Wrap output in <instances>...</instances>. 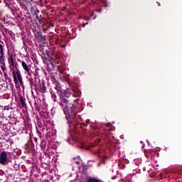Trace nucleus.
Wrapping results in <instances>:
<instances>
[{
  "label": "nucleus",
  "mask_w": 182,
  "mask_h": 182,
  "mask_svg": "<svg viewBox=\"0 0 182 182\" xmlns=\"http://www.w3.org/2000/svg\"><path fill=\"white\" fill-rule=\"evenodd\" d=\"M85 21H90V18L85 17Z\"/></svg>",
  "instance_id": "6ab92c4d"
},
{
  "label": "nucleus",
  "mask_w": 182,
  "mask_h": 182,
  "mask_svg": "<svg viewBox=\"0 0 182 182\" xmlns=\"http://www.w3.org/2000/svg\"><path fill=\"white\" fill-rule=\"evenodd\" d=\"M41 92L42 93H46V86H45V84H42Z\"/></svg>",
  "instance_id": "4468645a"
},
{
  "label": "nucleus",
  "mask_w": 182,
  "mask_h": 182,
  "mask_svg": "<svg viewBox=\"0 0 182 182\" xmlns=\"http://www.w3.org/2000/svg\"><path fill=\"white\" fill-rule=\"evenodd\" d=\"M0 52H4V46L2 44H0Z\"/></svg>",
  "instance_id": "2eb2a0df"
},
{
  "label": "nucleus",
  "mask_w": 182,
  "mask_h": 182,
  "mask_svg": "<svg viewBox=\"0 0 182 182\" xmlns=\"http://www.w3.org/2000/svg\"><path fill=\"white\" fill-rule=\"evenodd\" d=\"M52 81L53 82V85H55V82H58L55 77L53 78Z\"/></svg>",
  "instance_id": "dca6fc26"
},
{
  "label": "nucleus",
  "mask_w": 182,
  "mask_h": 182,
  "mask_svg": "<svg viewBox=\"0 0 182 182\" xmlns=\"http://www.w3.org/2000/svg\"><path fill=\"white\" fill-rule=\"evenodd\" d=\"M1 70L4 72V73H6V65H5V61H0Z\"/></svg>",
  "instance_id": "9b49d317"
},
{
  "label": "nucleus",
  "mask_w": 182,
  "mask_h": 182,
  "mask_svg": "<svg viewBox=\"0 0 182 182\" xmlns=\"http://www.w3.org/2000/svg\"><path fill=\"white\" fill-rule=\"evenodd\" d=\"M91 16H93V14H91Z\"/></svg>",
  "instance_id": "bb28decb"
},
{
  "label": "nucleus",
  "mask_w": 182,
  "mask_h": 182,
  "mask_svg": "<svg viewBox=\"0 0 182 182\" xmlns=\"http://www.w3.org/2000/svg\"><path fill=\"white\" fill-rule=\"evenodd\" d=\"M13 73V79L15 85H18V82H19L20 86L23 87V80H22V75L21 74V71L18 68L17 70L12 69L11 70Z\"/></svg>",
  "instance_id": "f03ea898"
},
{
  "label": "nucleus",
  "mask_w": 182,
  "mask_h": 182,
  "mask_svg": "<svg viewBox=\"0 0 182 182\" xmlns=\"http://www.w3.org/2000/svg\"><path fill=\"white\" fill-rule=\"evenodd\" d=\"M159 6H160V3L158 4Z\"/></svg>",
  "instance_id": "a878e982"
},
{
  "label": "nucleus",
  "mask_w": 182,
  "mask_h": 182,
  "mask_svg": "<svg viewBox=\"0 0 182 182\" xmlns=\"http://www.w3.org/2000/svg\"><path fill=\"white\" fill-rule=\"evenodd\" d=\"M39 14V10H36L34 13V15H38Z\"/></svg>",
  "instance_id": "a211bd4d"
},
{
  "label": "nucleus",
  "mask_w": 182,
  "mask_h": 182,
  "mask_svg": "<svg viewBox=\"0 0 182 182\" xmlns=\"http://www.w3.org/2000/svg\"><path fill=\"white\" fill-rule=\"evenodd\" d=\"M0 54H1V56H0V62H5V58L4 57V51H0Z\"/></svg>",
  "instance_id": "ddd939ff"
},
{
  "label": "nucleus",
  "mask_w": 182,
  "mask_h": 182,
  "mask_svg": "<svg viewBox=\"0 0 182 182\" xmlns=\"http://www.w3.org/2000/svg\"><path fill=\"white\" fill-rule=\"evenodd\" d=\"M48 56H49V51H46Z\"/></svg>",
  "instance_id": "b1692460"
},
{
  "label": "nucleus",
  "mask_w": 182,
  "mask_h": 182,
  "mask_svg": "<svg viewBox=\"0 0 182 182\" xmlns=\"http://www.w3.org/2000/svg\"><path fill=\"white\" fill-rule=\"evenodd\" d=\"M6 161H8V155L5 151H3L0 154V164L5 166Z\"/></svg>",
  "instance_id": "20e7f679"
},
{
  "label": "nucleus",
  "mask_w": 182,
  "mask_h": 182,
  "mask_svg": "<svg viewBox=\"0 0 182 182\" xmlns=\"http://www.w3.org/2000/svg\"><path fill=\"white\" fill-rule=\"evenodd\" d=\"M55 89L57 91V95L58 96H62V95L64 94V92L62 91V87L59 86V82H55Z\"/></svg>",
  "instance_id": "423d86ee"
},
{
  "label": "nucleus",
  "mask_w": 182,
  "mask_h": 182,
  "mask_svg": "<svg viewBox=\"0 0 182 182\" xmlns=\"http://www.w3.org/2000/svg\"><path fill=\"white\" fill-rule=\"evenodd\" d=\"M85 26H86V24H85V23H83V24L82 25V28H85Z\"/></svg>",
  "instance_id": "4be33fe9"
},
{
  "label": "nucleus",
  "mask_w": 182,
  "mask_h": 182,
  "mask_svg": "<svg viewBox=\"0 0 182 182\" xmlns=\"http://www.w3.org/2000/svg\"><path fill=\"white\" fill-rule=\"evenodd\" d=\"M144 153L145 154V156L147 157V159H149L150 156H153L154 151L153 149H146L144 150Z\"/></svg>",
  "instance_id": "6e6552de"
},
{
  "label": "nucleus",
  "mask_w": 182,
  "mask_h": 182,
  "mask_svg": "<svg viewBox=\"0 0 182 182\" xmlns=\"http://www.w3.org/2000/svg\"><path fill=\"white\" fill-rule=\"evenodd\" d=\"M21 66L24 69V70L28 73V76H31V75H32V73H31V68L28 66L25 61L21 62Z\"/></svg>",
  "instance_id": "0eeeda50"
},
{
  "label": "nucleus",
  "mask_w": 182,
  "mask_h": 182,
  "mask_svg": "<svg viewBox=\"0 0 182 182\" xmlns=\"http://www.w3.org/2000/svg\"><path fill=\"white\" fill-rule=\"evenodd\" d=\"M36 19H38V21H40L39 16L36 15Z\"/></svg>",
  "instance_id": "aec40b11"
},
{
  "label": "nucleus",
  "mask_w": 182,
  "mask_h": 182,
  "mask_svg": "<svg viewBox=\"0 0 182 182\" xmlns=\"http://www.w3.org/2000/svg\"><path fill=\"white\" fill-rule=\"evenodd\" d=\"M89 122H90L89 119L86 120V123H80V127H82V129H85L87 124H89Z\"/></svg>",
  "instance_id": "f8f14e48"
},
{
  "label": "nucleus",
  "mask_w": 182,
  "mask_h": 182,
  "mask_svg": "<svg viewBox=\"0 0 182 182\" xmlns=\"http://www.w3.org/2000/svg\"><path fill=\"white\" fill-rule=\"evenodd\" d=\"M38 37L39 38L40 41L43 42L46 41V37L42 35V32L38 33Z\"/></svg>",
  "instance_id": "9d476101"
},
{
  "label": "nucleus",
  "mask_w": 182,
  "mask_h": 182,
  "mask_svg": "<svg viewBox=\"0 0 182 182\" xmlns=\"http://www.w3.org/2000/svg\"><path fill=\"white\" fill-rule=\"evenodd\" d=\"M8 63L11 71L12 69L18 70V67L19 65H18V63H16V61L15 60V58H14V55H9Z\"/></svg>",
  "instance_id": "7ed1b4c3"
},
{
  "label": "nucleus",
  "mask_w": 182,
  "mask_h": 182,
  "mask_svg": "<svg viewBox=\"0 0 182 182\" xmlns=\"http://www.w3.org/2000/svg\"><path fill=\"white\" fill-rule=\"evenodd\" d=\"M97 12H102V9H100V10H97Z\"/></svg>",
  "instance_id": "5701e85b"
},
{
  "label": "nucleus",
  "mask_w": 182,
  "mask_h": 182,
  "mask_svg": "<svg viewBox=\"0 0 182 182\" xmlns=\"http://www.w3.org/2000/svg\"><path fill=\"white\" fill-rule=\"evenodd\" d=\"M72 95H73L75 97H79L80 95H82V92H80V90L76 87H73L72 88V91L70 92Z\"/></svg>",
  "instance_id": "39448f33"
},
{
  "label": "nucleus",
  "mask_w": 182,
  "mask_h": 182,
  "mask_svg": "<svg viewBox=\"0 0 182 182\" xmlns=\"http://www.w3.org/2000/svg\"><path fill=\"white\" fill-rule=\"evenodd\" d=\"M52 97H54L55 99H56V95H52Z\"/></svg>",
  "instance_id": "412c9836"
},
{
  "label": "nucleus",
  "mask_w": 182,
  "mask_h": 182,
  "mask_svg": "<svg viewBox=\"0 0 182 182\" xmlns=\"http://www.w3.org/2000/svg\"><path fill=\"white\" fill-rule=\"evenodd\" d=\"M69 94H63L62 95H58L60 97V106L62 107L64 114L65 115V119L68 121V124H77V122L82 120V117L80 116L77 117L76 114L79 113V108L76 105H73L70 106L69 101L66 99Z\"/></svg>",
  "instance_id": "f257e3e1"
},
{
  "label": "nucleus",
  "mask_w": 182,
  "mask_h": 182,
  "mask_svg": "<svg viewBox=\"0 0 182 182\" xmlns=\"http://www.w3.org/2000/svg\"><path fill=\"white\" fill-rule=\"evenodd\" d=\"M5 79H8V74L6 73H4Z\"/></svg>",
  "instance_id": "f3484780"
},
{
  "label": "nucleus",
  "mask_w": 182,
  "mask_h": 182,
  "mask_svg": "<svg viewBox=\"0 0 182 182\" xmlns=\"http://www.w3.org/2000/svg\"><path fill=\"white\" fill-rule=\"evenodd\" d=\"M19 100L22 105L23 107H26V101L25 99H23V97H22V95H20L19 97Z\"/></svg>",
  "instance_id": "1a4fd4ad"
},
{
  "label": "nucleus",
  "mask_w": 182,
  "mask_h": 182,
  "mask_svg": "<svg viewBox=\"0 0 182 182\" xmlns=\"http://www.w3.org/2000/svg\"><path fill=\"white\" fill-rule=\"evenodd\" d=\"M35 106H36V100H35V103H34Z\"/></svg>",
  "instance_id": "393cba45"
}]
</instances>
